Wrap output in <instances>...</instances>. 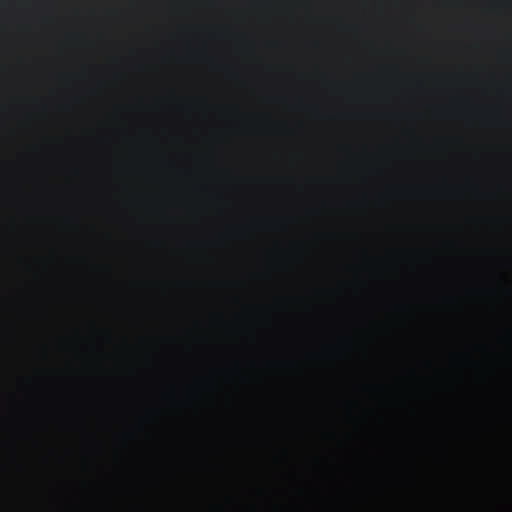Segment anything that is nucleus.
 Instances as JSON below:
<instances>
[{
    "instance_id": "1",
    "label": "nucleus",
    "mask_w": 512,
    "mask_h": 512,
    "mask_svg": "<svg viewBox=\"0 0 512 512\" xmlns=\"http://www.w3.org/2000/svg\"><path fill=\"white\" fill-rule=\"evenodd\" d=\"M121 348L0 349V352H128V152H121Z\"/></svg>"
},
{
    "instance_id": "2",
    "label": "nucleus",
    "mask_w": 512,
    "mask_h": 512,
    "mask_svg": "<svg viewBox=\"0 0 512 512\" xmlns=\"http://www.w3.org/2000/svg\"><path fill=\"white\" fill-rule=\"evenodd\" d=\"M106 327L107 311L103 299L99 298L97 304L85 318L82 328L88 334L98 336L106 330Z\"/></svg>"
}]
</instances>
